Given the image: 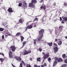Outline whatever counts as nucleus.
Listing matches in <instances>:
<instances>
[{"instance_id": "obj_13", "label": "nucleus", "mask_w": 67, "mask_h": 67, "mask_svg": "<svg viewBox=\"0 0 67 67\" xmlns=\"http://www.w3.org/2000/svg\"><path fill=\"white\" fill-rule=\"evenodd\" d=\"M8 12H10V13L11 12H13V10H12V8H9L8 9Z\"/></svg>"}, {"instance_id": "obj_18", "label": "nucleus", "mask_w": 67, "mask_h": 67, "mask_svg": "<svg viewBox=\"0 0 67 67\" xmlns=\"http://www.w3.org/2000/svg\"><path fill=\"white\" fill-rule=\"evenodd\" d=\"M66 6H67V4H66V3H64V4L62 6L64 8V7H65Z\"/></svg>"}, {"instance_id": "obj_47", "label": "nucleus", "mask_w": 67, "mask_h": 67, "mask_svg": "<svg viewBox=\"0 0 67 67\" xmlns=\"http://www.w3.org/2000/svg\"><path fill=\"white\" fill-rule=\"evenodd\" d=\"M28 52V53H31V51H29Z\"/></svg>"}, {"instance_id": "obj_17", "label": "nucleus", "mask_w": 67, "mask_h": 67, "mask_svg": "<svg viewBox=\"0 0 67 67\" xmlns=\"http://www.w3.org/2000/svg\"><path fill=\"white\" fill-rule=\"evenodd\" d=\"M29 54V52H27V51H25V52L24 53V55H26L27 54Z\"/></svg>"}, {"instance_id": "obj_27", "label": "nucleus", "mask_w": 67, "mask_h": 67, "mask_svg": "<svg viewBox=\"0 0 67 67\" xmlns=\"http://www.w3.org/2000/svg\"><path fill=\"white\" fill-rule=\"evenodd\" d=\"M26 67H31L30 64H27L26 65Z\"/></svg>"}, {"instance_id": "obj_14", "label": "nucleus", "mask_w": 67, "mask_h": 67, "mask_svg": "<svg viewBox=\"0 0 67 67\" xmlns=\"http://www.w3.org/2000/svg\"><path fill=\"white\" fill-rule=\"evenodd\" d=\"M41 9H43L44 10H45V9H46V7H45V6H42L40 7Z\"/></svg>"}, {"instance_id": "obj_58", "label": "nucleus", "mask_w": 67, "mask_h": 67, "mask_svg": "<svg viewBox=\"0 0 67 67\" xmlns=\"http://www.w3.org/2000/svg\"><path fill=\"white\" fill-rule=\"evenodd\" d=\"M65 38H67V37H65Z\"/></svg>"}, {"instance_id": "obj_15", "label": "nucleus", "mask_w": 67, "mask_h": 67, "mask_svg": "<svg viewBox=\"0 0 67 67\" xmlns=\"http://www.w3.org/2000/svg\"><path fill=\"white\" fill-rule=\"evenodd\" d=\"M62 18L64 20V21H65V22H66L67 20V17H64V16L62 17Z\"/></svg>"}, {"instance_id": "obj_49", "label": "nucleus", "mask_w": 67, "mask_h": 67, "mask_svg": "<svg viewBox=\"0 0 67 67\" xmlns=\"http://www.w3.org/2000/svg\"><path fill=\"white\" fill-rule=\"evenodd\" d=\"M60 21H62V18L61 17L60 18Z\"/></svg>"}, {"instance_id": "obj_36", "label": "nucleus", "mask_w": 67, "mask_h": 67, "mask_svg": "<svg viewBox=\"0 0 67 67\" xmlns=\"http://www.w3.org/2000/svg\"><path fill=\"white\" fill-rule=\"evenodd\" d=\"M37 20H38V19L37 18H36L33 21V22L35 21H36Z\"/></svg>"}, {"instance_id": "obj_54", "label": "nucleus", "mask_w": 67, "mask_h": 67, "mask_svg": "<svg viewBox=\"0 0 67 67\" xmlns=\"http://www.w3.org/2000/svg\"><path fill=\"white\" fill-rule=\"evenodd\" d=\"M34 42H36L35 41H36V39H35V40H34Z\"/></svg>"}, {"instance_id": "obj_60", "label": "nucleus", "mask_w": 67, "mask_h": 67, "mask_svg": "<svg viewBox=\"0 0 67 67\" xmlns=\"http://www.w3.org/2000/svg\"><path fill=\"white\" fill-rule=\"evenodd\" d=\"M30 60H32L30 59Z\"/></svg>"}, {"instance_id": "obj_23", "label": "nucleus", "mask_w": 67, "mask_h": 67, "mask_svg": "<svg viewBox=\"0 0 67 67\" xmlns=\"http://www.w3.org/2000/svg\"><path fill=\"white\" fill-rule=\"evenodd\" d=\"M62 57L63 58H66V54H64L63 55Z\"/></svg>"}, {"instance_id": "obj_50", "label": "nucleus", "mask_w": 67, "mask_h": 67, "mask_svg": "<svg viewBox=\"0 0 67 67\" xmlns=\"http://www.w3.org/2000/svg\"><path fill=\"white\" fill-rule=\"evenodd\" d=\"M41 67H44V65H41Z\"/></svg>"}, {"instance_id": "obj_28", "label": "nucleus", "mask_w": 67, "mask_h": 67, "mask_svg": "<svg viewBox=\"0 0 67 67\" xmlns=\"http://www.w3.org/2000/svg\"><path fill=\"white\" fill-rule=\"evenodd\" d=\"M20 32H18V33H17L16 35V36H19V35H20Z\"/></svg>"}, {"instance_id": "obj_43", "label": "nucleus", "mask_w": 67, "mask_h": 67, "mask_svg": "<svg viewBox=\"0 0 67 67\" xmlns=\"http://www.w3.org/2000/svg\"><path fill=\"white\" fill-rule=\"evenodd\" d=\"M44 66H47L46 64V63H44Z\"/></svg>"}, {"instance_id": "obj_30", "label": "nucleus", "mask_w": 67, "mask_h": 67, "mask_svg": "<svg viewBox=\"0 0 67 67\" xmlns=\"http://www.w3.org/2000/svg\"><path fill=\"white\" fill-rule=\"evenodd\" d=\"M38 51H40V52H41L42 51V48H39L38 49Z\"/></svg>"}, {"instance_id": "obj_7", "label": "nucleus", "mask_w": 67, "mask_h": 67, "mask_svg": "<svg viewBox=\"0 0 67 67\" xmlns=\"http://www.w3.org/2000/svg\"><path fill=\"white\" fill-rule=\"evenodd\" d=\"M10 49L12 50V52H14L16 49V47L14 46H12L10 47Z\"/></svg>"}, {"instance_id": "obj_8", "label": "nucleus", "mask_w": 67, "mask_h": 67, "mask_svg": "<svg viewBox=\"0 0 67 67\" xmlns=\"http://www.w3.org/2000/svg\"><path fill=\"white\" fill-rule=\"evenodd\" d=\"M33 24H31L30 25H28V26L26 27V30H27V28H28L29 29L32 28L33 27Z\"/></svg>"}, {"instance_id": "obj_55", "label": "nucleus", "mask_w": 67, "mask_h": 67, "mask_svg": "<svg viewBox=\"0 0 67 67\" xmlns=\"http://www.w3.org/2000/svg\"><path fill=\"white\" fill-rule=\"evenodd\" d=\"M42 54H43V55H45V53H42Z\"/></svg>"}, {"instance_id": "obj_24", "label": "nucleus", "mask_w": 67, "mask_h": 67, "mask_svg": "<svg viewBox=\"0 0 67 67\" xmlns=\"http://www.w3.org/2000/svg\"><path fill=\"white\" fill-rule=\"evenodd\" d=\"M0 60L1 61V63L4 60V59L2 58H0Z\"/></svg>"}, {"instance_id": "obj_25", "label": "nucleus", "mask_w": 67, "mask_h": 67, "mask_svg": "<svg viewBox=\"0 0 67 67\" xmlns=\"http://www.w3.org/2000/svg\"><path fill=\"white\" fill-rule=\"evenodd\" d=\"M21 42H23V39H24V37L22 36H21Z\"/></svg>"}, {"instance_id": "obj_59", "label": "nucleus", "mask_w": 67, "mask_h": 67, "mask_svg": "<svg viewBox=\"0 0 67 67\" xmlns=\"http://www.w3.org/2000/svg\"><path fill=\"white\" fill-rule=\"evenodd\" d=\"M38 67H40V66H39Z\"/></svg>"}, {"instance_id": "obj_40", "label": "nucleus", "mask_w": 67, "mask_h": 67, "mask_svg": "<svg viewBox=\"0 0 67 67\" xmlns=\"http://www.w3.org/2000/svg\"><path fill=\"white\" fill-rule=\"evenodd\" d=\"M62 23L63 24H64V23H64V20H62Z\"/></svg>"}, {"instance_id": "obj_31", "label": "nucleus", "mask_w": 67, "mask_h": 67, "mask_svg": "<svg viewBox=\"0 0 67 67\" xmlns=\"http://www.w3.org/2000/svg\"><path fill=\"white\" fill-rule=\"evenodd\" d=\"M5 25H6V24H5V23H3L2 24V25H3L4 26H5Z\"/></svg>"}, {"instance_id": "obj_5", "label": "nucleus", "mask_w": 67, "mask_h": 67, "mask_svg": "<svg viewBox=\"0 0 67 67\" xmlns=\"http://www.w3.org/2000/svg\"><path fill=\"white\" fill-rule=\"evenodd\" d=\"M49 54H45L43 57V58L44 59H47V58H48V57H49Z\"/></svg>"}, {"instance_id": "obj_56", "label": "nucleus", "mask_w": 67, "mask_h": 67, "mask_svg": "<svg viewBox=\"0 0 67 67\" xmlns=\"http://www.w3.org/2000/svg\"><path fill=\"white\" fill-rule=\"evenodd\" d=\"M50 32L51 33H52V31H50Z\"/></svg>"}, {"instance_id": "obj_46", "label": "nucleus", "mask_w": 67, "mask_h": 67, "mask_svg": "<svg viewBox=\"0 0 67 67\" xmlns=\"http://www.w3.org/2000/svg\"><path fill=\"white\" fill-rule=\"evenodd\" d=\"M34 27H36V25L34 24Z\"/></svg>"}, {"instance_id": "obj_53", "label": "nucleus", "mask_w": 67, "mask_h": 67, "mask_svg": "<svg viewBox=\"0 0 67 67\" xmlns=\"http://www.w3.org/2000/svg\"><path fill=\"white\" fill-rule=\"evenodd\" d=\"M8 25H6L5 26V27H8Z\"/></svg>"}, {"instance_id": "obj_10", "label": "nucleus", "mask_w": 67, "mask_h": 67, "mask_svg": "<svg viewBox=\"0 0 67 67\" xmlns=\"http://www.w3.org/2000/svg\"><path fill=\"white\" fill-rule=\"evenodd\" d=\"M9 56L10 58H12V52L11 51H9Z\"/></svg>"}, {"instance_id": "obj_2", "label": "nucleus", "mask_w": 67, "mask_h": 67, "mask_svg": "<svg viewBox=\"0 0 67 67\" xmlns=\"http://www.w3.org/2000/svg\"><path fill=\"white\" fill-rule=\"evenodd\" d=\"M37 1L36 0H32L31 1V3L29 4V7H32V8L34 9L35 8V5L33 3H36Z\"/></svg>"}, {"instance_id": "obj_12", "label": "nucleus", "mask_w": 67, "mask_h": 67, "mask_svg": "<svg viewBox=\"0 0 67 67\" xmlns=\"http://www.w3.org/2000/svg\"><path fill=\"white\" fill-rule=\"evenodd\" d=\"M23 21H24V20H23V18L20 19L19 20V22L21 24L23 23Z\"/></svg>"}, {"instance_id": "obj_38", "label": "nucleus", "mask_w": 67, "mask_h": 67, "mask_svg": "<svg viewBox=\"0 0 67 67\" xmlns=\"http://www.w3.org/2000/svg\"><path fill=\"white\" fill-rule=\"evenodd\" d=\"M51 58H49L48 59V61H51Z\"/></svg>"}, {"instance_id": "obj_51", "label": "nucleus", "mask_w": 67, "mask_h": 67, "mask_svg": "<svg viewBox=\"0 0 67 67\" xmlns=\"http://www.w3.org/2000/svg\"><path fill=\"white\" fill-rule=\"evenodd\" d=\"M43 0H41L40 2V3H41V2H43Z\"/></svg>"}, {"instance_id": "obj_11", "label": "nucleus", "mask_w": 67, "mask_h": 67, "mask_svg": "<svg viewBox=\"0 0 67 67\" xmlns=\"http://www.w3.org/2000/svg\"><path fill=\"white\" fill-rule=\"evenodd\" d=\"M59 42L58 43V45H61L62 44V42L61 41L60 39H59Z\"/></svg>"}, {"instance_id": "obj_6", "label": "nucleus", "mask_w": 67, "mask_h": 67, "mask_svg": "<svg viewBox=\"0 0 67 67\" xmlns=\"http://www.w3.org/2000/svg\"><path fill=\"white\" fill-rule=\"evenodd\" d=\"M14 58L16 59L19 62H20L22 60L21 58L19 57L15 56L14 57Z\"/></svg>"}, {"instance_id": "obj_33", "label": "nucleus", "mask_w": 67, "mask_h": 67, "mask_svg": "<svg viewBox=\"0 0 67 67\" xmlns=\"http://www.w3.org/2000/svg\"><path fill=\"white\" fill-rule=\"evenodd\" d=\"M22 66H23L22 64L21 63L19 65V67H22Z\"/></svg>"}, {"instance_id": "obj_20", "label": "nucleus", "mask_w": 67, "mask_h": 67, "mask_svg": "<svg viewBox=\"0 0 67 67\" xmlns=\"http://www.w3.org/2000/svg\"><path fill=\"white\" fill-rule=\"evenodd\" d=\"M4 30V29L3 28H0V31H1V32H2V31H3Z\"/></svg>"}, {"instance_id": "obj_52", "label": "nucleus", "mask_w": 67, "mask_h": 67, "mask_svg": "<svg viewBox=\"0 0 67 67\" xmlns=\"http://www.w3.org/2000/svg\"><path fill=\"white\" fill-rule=\"evenodd\" d=\"M8 35V36H10V35H11V34H7Z\"/></svg>"}, {"instance_id": "obj_57", "label": "nucleus", "mask_w": 67, "mask_h": 67, "mask_svg": "<svg viewBox=\"0 0 67 67\" xmlns=\"http://www.w3.org/2000/svg\"><path fill=\"white\" fill-rule=\"evenodd\" d=\"M6 36V37H7V36H8L7 35H5Z\"/></svg>"}, {"instance_id": "obj_4", "label": "nucleus", "mask_w": 67, "mask_h": 67, "mask_svg": "<svg viewBox=\"0 0 67 67\" xmlns=\"http://www.w3.org/2000/svg\"><path fill=\"white\" fill-rule=\"evenodd\" d=\"M55 60H57L58 62H63V60L62 59V58H60L59 59H58L57 58L55 57Z\"/></svg>"}, {"instance_id": "obj_9", "label": "nucleus", "mask_w": 67, "mask_h": 67, "mask_svg": "<svg viewBox=\"0 0 67 67\" xmlns=\"http://www.w3.org/2000/svg\"><path fill=\"white\" fill-rule=\"evenodd\" d=\"M54 53H56L58 51V48L56 47L55 48H54Z\"/></svg>"}, {"instance_id": "obj_1", "label": "nucleus", "mask_w": 67, "mask_h": 67, "mask_svg": "<svg viewBox=\"0 0 67 67\" xmlns=\"http://www.w3.org/2000/svg\"><path fill=\"white\" fill-rule=\"evenodd\" d=\"M44 33V31L43 29H42L39 31V34L41 36L37 40V42H38L40 41H41V38L42 37V36H43V34Z\"/></svg>"}, {"instance_id": "obj_26", "label": "nucleus", "mask_w": 67, "mask_h": 67, "mask_svg": "<svg viewBox=\"0 0 67 67\" xmlns=\"http://www.w3.org/2000/svg\"><path fill=\"white\" fill-rule=\"evenodd\" d=\"M41 59V58H37V61H38V62H40Z\"/></svg>"}, {"instance_id": "obj_29", "label": "nucleus", "mask_w": 67, "mask_h": 67, "mask_svg": "<svg viewBox=\"0 0 67 67\" xmlns=\"http://www.w3.org/2000/svg\"><path fill=\"white\" fill-rule=\"evenodd\" d=\"M26 42H23V46H24L25 45V44H26Z\"/></svg>"}, {"instance_id": "obj_41", "label": "nucleus", "mask_w": 67, "mask_h": 67, "mask_svg": "<svg viewBox=\"0 0 67 67\" xmlns=\"http://www.w3.org/2000/svg\"><path fill=\"white\" fill-rule=\"evenodd\" d=\"M59 28V29H62V27L61 26H60Z\"/></svg>"}, {"instance_id": "obj_35", "label": "nucleus", "mask_w": 67, "mask_h": 67, "mask_svg": "<svg viewBox=\"0 0 67 67\" xmlns=\"http://www.w3.org/2000/svg\"><path fill=\"white\" fill-rule=\"evenodd\" d=\"M64 63H66V64H67V59H66L65 60Z\"/></svg>"}, {"instance_id": "obj_16", "label": "nucleus", "mask_w": 67, "mask_h": 67, "mask_svg": "<svg viewBox=\"0 0 67 67\" xmlns=\"http://www.w3.org/2000/svg\"><path fill=\"white\" fill-rule=\"evenodd\" d=\"M57 64V61H55L53 63V66H55V65Z\"/></svg>"}, {"instance_id": "obj_48", "label": "nucleus", "mask_w": 67, "mask_h": 67, "mask_svg": "<svg viewBox=\"0 0 67 67\" xmlns=\"http://www.w3.org/2000/svg\"><path fill=\"white\" fill-rule=\"evenodd\" d=\"M55 41L56 42H57V41H58V40H57V39H56L55 40Z\"/></svg>"}, {"instance_id": "obj_37", "label": "nucleus", "mask_w": 67, "mask_h": 67, "mask_svg": "<svg viewBox=\"0 0 67 67\" xmlns=\"http://www.w3.org/2000/svg\"><path fill=\"white\" fill-rule=\"evenodd\" d=\"M34 67H38V65H36L35 64L34 65Z\"/></svg>"}, {"instance_id": "obj_32", "label": "nucleus", "mask_w": 67, "mask_h": 67, "mask_svg": "<svg viewBox=\"0 0 67 67\" xmlns=\"http://www.w3.org/2000/svg\"><path fill=\"white\" fill-rule=\"evenodd\" d=\"M22 4L21 3H19V7H21V6H22Z\"/></svg>"}, {"instance_id": "obj_3", "label": "nucleus", "mask_w": 67, "mask_h": 67, "mask_svg": "<svg viewBox=\"0 0 67 67\" xmlns=\"http://www.w3.org/2000/svg\"><path fill=\"white\" fill-rule=\"evenodd\" d=\"M27 6V3H26L25 1H24V3L22 5V8L24 9H26V8L27 7L26 6Z\"/></svg>"}, {"instance_id": "obj_19", "label": "nucleus", "mask_w": 67, "mask_h": 67, "mask_svg": "<svg viewBox=\"0 0 67 67\" xmlns=\"http://www.w3.org/2000/svg\"><path fill=\"white\" fill-rule=\"evenodd\" d=\"M67 65L66 64H64L62 65V67H67Z\"/></svg>"}, {"instance_id": "obj_44", "label": "nucleus", "mask_w": 67, "mask_h": 67, "mask_svg": "<svg viewBox=\"0 0 67 67\" xmlns=\"http://www.w3.org/2000/svg\"><path fill=\"white\" fill-rule=\"evenodd\" d=\"M42 22L43 23V24H44V21H45V20H42Z\"/></svg>"}, {"instance_id": "obj_42", "label": "nucleus", "mask_w": 67, "mask_h": 67, "mask_svg": "<svg viewBox=\"0 0 67 67\" xmlns=\"http://www.w3.org/2000/svg\"><path fill=\"white\" fill-rule=\"evenodd\" d=\"M21 62L24 64V65H25V63H24V62L23 61H22Z\"/></svg>"}, {"instance_id": "obj_45", "label": "nucleus", "mask_w": 67, "mask_h": 67, "mask_svg": "<svg viewBox=\"0 0 67 67\" xmlns=\"http://www.w3.org/2000/svg\"><path fill=\"white\" fill-rule=\"evenodd\" d=\"M34 44L35 45L36 44V42H34Z\"/></svg>"}, {"instance_id": "obj_22", "label": "nucleus", "mask_w": 67, "mask_h": 67, "mask_svg": "<svg viewBox=\"0 0 67 67\" xmlns=\"http://www.w3.org/2000/svg\"><path fill=\"white\" fill-rule=\"evenodd\" d=\"M47 44L49 45V46H52V43H48Z\"/></svg>"}, {"instance_id": "obj_39", "label": "nucleus", "mask_w": 67, "mask_h": 67, "mask_svg": "<svg viewBox=\"0 0 67 67\" xmlns=\"http://www.w3.org/2000/svg\"><path fill=\"white\" fill-rule=\"evenodd\" d=\"M2 39H4V35H3L2 36Z\"/></svg>"}, {"instance_id": "obj_21", "label": "nucleus", "mask_w": 67, "mask_h": 67, "mask_svg": "<svg viewBox=\"0 0 67 67\" xmlns=\"http://www.w3.org/2000/svg\"><path fill=\"white\" fill-rule=\"evenodd\" d=\"M57 47V44L55 43H54L53 44V47Z\"/></svg>"}, {"instance_id": "obj_34", "label": "nucleus", "mask_w": 67, "mask_h": 67, "mask_svg": "<svg viewBox=\"0 0 67 67\" xmlns=\"http://www.w3.org/2000/svg\"><path fill=\"white\" fill-rule=\"evenodd\" d=\"M0 55H2L3 56H4V54L2 53H0Z\"/></svg>"}]
</instances>
